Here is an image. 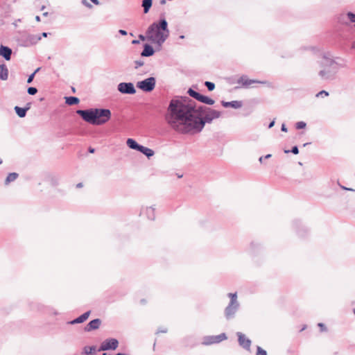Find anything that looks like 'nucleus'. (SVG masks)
I'll list each match as a JSON object with an SVG mask.
<instances>
[{"instance_id": "obj_1", "label": "nucleus", "mask_w": 355, "mask_h": 355, "mask_svg": "<svg viewBox=\"0 0 355 355\" xmlns=\"http://www.w3.org/2000/svg\"><path fill=\"white\" fill-rule=\"evenodd\" d=\"M166 112L165 120L176 132L186 134L200 127V112Z\"/></svg>"}, {"instance_id": "obj_2", "label": "nucleus", "mask_w": 355, "mask_h": 355, "mask_svg": "<svg viewBox=\"0 0 355 355\" xmlns=\"http://www.w3.org/2000/svg\"><path fill=\"white\" fill-rule=\"evenodd\" d=\"M168 36L169 30L165 19L159 22H153L147 29V40L157 46L158 50H160Z\"/></svg>"}, {"instance_id": "obj_3", "label": "nucleus", "mask_w": 355, "mask_h": 355, "mask_svg": "<svg viewBox=\"0 0 355 355\" xmlns=\"http://www.w3.org/2000/svg\"><path fill=\"white\" fill-rule=\"evenodd\" d=\"M321 69L318 75L322 80H330L335 78L336 74L341 69L345 67L344 60L324 56L320 61Z\"/></svg>"}, {"instance_id": "obj_4", "label": "nucleus", "mask_w": 355, "mask_h": 355, "mask_svg": "<svg viewBox=\"0 0 355 355\" xmlns=\"http://www.w3.org/2000/svg\"><path fill=\"white\" fill-rule=\"evenodd\" d=\"M167 111H200L195 102L187 96H176L170 102Z\"/></svg>"}, {"instance_id": "obj_5", "label": "nucleus", "mask_w": 355, "mask_h": 355, "mask_svg": "<svg viewBox=\"0 0 355 355\" xmlns=\"http://www.w3.org/2000/svg\"><path fill=\"white\" fill-rule=\"evenodd\" d=\"M86 122L100 125L108 121L111 117V112H77Z\"/></svg>"}, {"instance_id": "obj_6", "label": "nucleus", "mask_w": 355, "mask_h": 355, "mask_svg": "<svg viewBox=\"0 0 355 355\" xmlns=\"http://www.w3.org/2000/svg\"><path fill=\"white\" fill-rule=\"evenodd\" d=\"M156 80L154 77L148 78L137 83V87L146 92L153 91L155 87Z\"/></svg>"}, {"instance_id": "obj_7", "label": "nucleus", "mask_w": 355, "mask_h": 355, "mask_svg": "<svg viewBox=\"0 0 355 355\" xmlns=\"http://www.w3.org/2000/svg\"><path fill=\"white\" fill-rule=\"evenodd\" d=\"M227 336L225 333H222L217 336H207L203 338L202 344L209 345L215 343H219L220 342L226 340Z\"/></svg>"}, {"instance_id": "obj_8", "label": "nucleus", "mask_w": 355, "mask_h": 355, "mask_svg": "<svg viewBox=\"0 0 355 355\" xmlns=\"http://www.w3.org/2000/svg\"><path fill=\"white\" fill-rule=\"evenodd\" d=\"M119 345V342L115 338H108L104 340L99 349V351H107L110 349H116Z\"/></svg>"}, {"instance_id": "obj_9", "label": "nucleus", "mask_w": 355, "mask_h": 355, "mask_svg": "<svg viewBox=\"0 0 355 355\" xmlns=\"http://www.w3.org/2000/svg\"><path fill=\"white\" fill-rule=\"evenodd\" d=\"M118 90L121 94H134L136 89L132 83H121L118 85Z\"/></svg>"}, {"instance_id": "obj_10", "label": "nucleus", "mask_w": 355, "mask_h": 355, "mask_svg": "<svg viewBox=\"0 0 355 355\" xmlns=\"http://www.w3.org/2000/svg\"><path fill=\"white\" fill-rule=\"evenodd\" d=\"M239 303L230 302L225 309V316L227 320L234 317L236 312L239 308Z\"/></svg>"}, {"instance_id": "obj_11", "label": "nucleus", "mask_w": 355, "mask_h": 355, "mask_svg": "<svg viewBox=\"0 0 355 355\" xmlns=\"http://www.w3.org/2000/svg\"><path fill=\"white\" fill-rule=\"evenodd\" d=\"M220 112H201V130L206 123H210L213 119L220 116Z\"/></svg>"}, {"instance_id": "obj_12", "label": "nucleus", "mask_w": 355, "mask_h": 355, "mask_svg": "<svg viewBox=\"0 0 355 355\" xmlns=\"http://www.w3.org/2000/svg\"><path fill=\"white\" fill-rule=\"evenodd\" d=\"M238 341L239 345L243 348L249 350L251 345V340L245 337V336L241 332H237Z\"/></svg>"}, {"instance_id": "obj_13", "label": "nucleus", "mask_w": 355, "mask_h": 355, "mask_svg": "<svg viewBox=\"0 0 355 355\" xmlns=\"http://www.w3.org/2000/svg\"><path fill=\"white\" fill-rule=\"evenodd\" d=\"M42 39L39 35L28 34L24 37V42L26 46L36 44Z\"/></svg>"}, {"instance_id": "obj_14", "label": "nucleus", "mask_w": 355, "mask_h": 355, "mask_svg": "<svg viewBox=\"0 0 355 355\" xmlns=\"http://www.w3.org/2000/svg\"><path fill=\"white\" fill-rule=\"evenodd\" d=\"M101 320L98 318L91 320L85 327V331H91L99 328Z\"/></svg>"}, {"instance_id": "obj_15", "label": "nucleus", "mask_w": 355, "mask_h": 355, "mask_svg": "<svg viewBox=\"0 0 355 355\" xmlns=\"http://www.w3.org/2000/svg\"><path fill=\"white\" fill-rule=\"evenodd\" d=\"M221 103L225 108L231 107L233 109H240L243 105V103L241 101H233L231 102H226L223 101Z\"/></svg>"}, {"instance_id": "obj_16", "label": "nucleus", "mask_w": 355, "mask_h": 355, "mask_svg": "<svg viewBox=\"0 0 355 355\" xmlns=\"http://www.w3.org/2000/svg\"><path fill=\"white\" fill-rule=\"evenodd\" d=\"M12 50L8 46L1 45L0 47V55L3 57L5 60H10L11 58Z\"/></svg>"}, {"instance_id": "obj_17", "label": "nucleus", "mask_w": 355, "mask_h": 355, "mask_svg": "<svg viewBox=\"0 0 355 355\" xmlns=\"http://www.w3.org/2000/svg\"><path fill=\"white\" fill-rule=\"evenodd\" d=\"M90 313H91V311H88L84 313L83 314H82L81 315H80L79 317L76 318L73 320L69 322V323L71 324L82 323V322H85L89 318Z\"/></svg>"}, {"instance_id": "obj_18", "label": "nucleus", "mask_w": 355, "mask_h": 355, "mask_svg": "<svg viewBox=\"0 0 355 355\" xmlns=\"http://www.w3.org/2000/svg\"><path fill=\"white\" fill-rule=\"evenodd\" d=\"M155 51L153 48L150 45L146 44L144 46V50L141 52V55L143 57H149L153 55Z\"/></svg>"}, {"instance_id": "obj_19", "label": "nucleus", "mask_w": 355, "mask_h": 355, "mask_svg": "<svg viewBox=\"0 0 355 355\" xmlns=\"http://www.w3.org/2000/svg\"><path fill=\"white\" fill-rule=\"evenodd\" d=\"M8 78V69L5 64H0V79L6 80Z\"/></svg>"}, {"instance_id": "obj_20", "label": "nucleus", "mask_w": 355, "mask_h": 355, "mask_svg": "<svg viewBox=\"0 0 355 355\" xmlns=\"http://www.w3.org/2000/svg\"><path fill=\"white\" fill-rule=\"evenodd\" d=\"M126 144L130 148L136 150L137 151H139V149L141 146V145L139 144L135 139L130 138L127 139Z\"/></svg>"}, {"instance_id": "obj_21", "label": "nucleus", "mask_w": 355, "mask_h": 355, "mask_svg": "<svg viewBox=\"0 0 355 355\" xmlns=\"http://www.w3.org/2000/svg\"><path fill=\"white\" fill-rule=\"evenodd\" d=\"M139 152L143 153L148 158L152 157L154 155V151L152 149L148 148L145 147L141 145L139 149Z\"/></svg>"}, {"instance_id": "obj_22", "label": "nucleus", "mask_w": 355, "mask_h": 355, "mask_svg": "<svg viewBox=\"0 0 355 355\" xmlns=\"http://www.w3.org/2000/svg\"><path fill=\"white\" fill-rule=\"evenodd\" d=\"M145 214L149 220L155 219V208L153 207H146L145 209Z\"/></svg>"}, {"instance_id": "obj_23", "label": "nucleus", "mask_w": 355, "mask_h": 355, "mask_svg": "<svg viewBox=\"0 0 355 355\" xmlns=\"http://www.w3.org/2000/svg\"><path fill=\"white\" fill-rule=\"evenodd\" d=\"M257 81L254 80H249L245 76H242L238 81L239 83L243 86H249L252 83H257Z\"/></svg>"}, {"instance_id": "obj_24", "label": "nucleus", "mask_w": 355, "mask_h": 355, "mask_svg": "<svg viewBox=\"0 0 355 355\" xmlns=\"http://www.w3.org/2000/svg\"><path fill=\"white\" fill-rule=\"evenodd\" d=\"M18 173H10L7 176L6 180H5V184H8L10 182L15 181L18 178Z\"/></svg>"}, {"instance_id": "obj_25", "label": "nucleus", "mask_w": 355, "mask_h": 355, "mask_svg": "<svg viewBox=\"0 0 355 355\" xmlns=\"http://www.w3.org/2000/svg\"><path fill=\"white\" fill-rule=\"evenodd\" d=\"M153 0H143L142 1V7L144 8V13L148 12L150 8L152 6Z\"/></svg>"}, {"instance_id": "obj_26", "label": "nucleus", "mask_w": 355, "mask_h": 355, "mask_svg": "<svg viewBox=\"0 0 355 355\" xmlns=\"http://www.w3.org/2000/svg\"><path fill=\"white\" fill-rule=\"evenodd\" d=\"M65 99L66 103L69 105H76L79 103V98L76 96L65 97Z\"/></svg>"}, {"instance_id": "obj_27", "label": "nucleus", "mask_w": 355, "mask_h": 355, "mask_svg": "<svg viewBox=\"0 0 355 355\" xmlns=\"http://www.w3.org/2000/svg\"><path fill=\"white\" fill-rule=\"evenodd\" d=\"M96 351V347L95 346H85L83 349L84 354L87 355L92 354V353L95 352Z\"/></svg>"}, {"instance_id": "obj_28", "label": "nucleus", "mask_w": 355, "mask_h": 355, "mask_svg": "<svg viewBox=\"0 0 355 355\" xmlns=\"http://www.w3.org/2000/svg\"><path fill=\"white\" fill-rule=\"evenodd\" d=\"M187 93L191 96V97L196 98L197 101H200V93L197 92L192 89H189L187 92Z\"/></svg>"}, {"instance_id": "obj_29", "label": "nucleus", "mask_w": 355, "mask_h": 355, "mask_svg": "<svg viewBox=\"0 0 355 355\" xmlns=\"http://www.w3.org/2000/svg\"><path fill=\"white\" fill-rule=\"evenodd\" d=\"M201 103L207 104V105H212L214 103V101L211 98H209L208 96L201 95Z\"/></svg>"}, {"instance_id": "obj_30", "label": "nucleus", "mask_w": 355, "mask_h": 355, "mask_svg": "<svg viewBox=\"0 0 355 355\" xmlns=\"http://www.w3.org/2000/svg\"><path fill=\"white\" fill-rule=\"evenodd\" d=\"M228 297L230 298V302H234V303H239L237 300V293H228Z\"/></svg>"}, {"instance_id": "obj_31", "label": "nucleus", "mask_w": 355, "mask_h": 355, "mask_svg": "<svg viewBox=\"0 0 355 355\" xmlns=\"http://www.w3.org/2000/svg\"><path fill=\"white\" fill-rule=\"evenodd\" d=\"M346 16L349 21L355 25V14L352 12H348Z\"/></svg>"}, {"instance_id": "obj_32", "label": "nucleus", "mask_w": 355, "mask_h": 355, "mask_svg": "<svg viewBox=\"0 0 355 355\" xmlns=\"http://www.w3.org/2000/svg\"><path fill=\"white\" fill-rule=\"evenodd\" d=\"M306 124L304 121H298L295 123V128L297 130L303 129L306 127Z\"/></svg>"}, {"instance_id": "obj_33", "label": "nucleus", "mask_w": 355, "mask_h": 355, "mask_svg": "<svg viewBox=\"0 0 355 355\" xmlns=\"http://www.w3.org/2000/svg\"><path fill=\"white\" fill-rule=\"evenodd\" d=\"M256 355H268L266 350L262 349L261 347H257V353Z\"/></svg>"}, {"instance_id": "obj_34", "label": "nucleus", "mask_w": 355, "mask_h": 355, "mask_svg": "<svg viewBox=\"0 0 355 355\" xmlns=\"http://www.w3.org/2000/svg\"><path fill=\"white\" fill-rule=\"evenodd\" d=\"M291 152L292 153L295 154V155H297L299 153V149H298V147L297 146H295L292 148V149L291 150H284V153H288Z\"/></svg>"}, {"instance_id": "obj_35", "label": "nucleus", "mask_w": 355, "mask_h": 355, "mask_svg": "<svg viewBox=\"0 0 355 355\" xmlns=\"http://www.w3.org/2000/svg\"><path fill=\"white\" fill-rule=\"evenodd\" d=\"M205 85L207 86V89L209 91H212L215 88V85L214 83H211V82H209V81H206L205 83Z\"/></svg>"}, {"instance_id": "obj_36", "label": "nucleus", "mask_w": 355, "mask_h": 355, "mask_svg": "<svg viewBox=\"0 0 355 355\" xmlns=\"http://www.w3.org/2000/svg\"><path fill=\"white\" fill-rule=\"evenodd\" d=\"M40 68H37V69H36V70H35V71L32 74H31V75L28 76V80H27V83H31L33 81V78H34V76H35V73H36L37 72H38V71H40Z\"/></svg>"}, {"instance_id": "obj_37", "label": "nucleus", "mask_w": 355, "mask_h": 355, "mask_svg": "<svg viewBox=\"0 0 355 355\" xmlns=\"http://www.w3.org/2000/svg\"><path fill=\"white\" fill-rule=\"evenodd\" d=\"M328 96H329V93L325 90L320 91V92H318L316 94V97H322V98H324V97H326Z\"/></svg>"}, {"instance_id": "obj_38", "label": "nucleus", "mask_w": 355, "mask_h": 355, "mask_svg": "<svg viewBox=\"0 0 355 355\" xmlns=\"http://www.w3.org/2000/svg\"><path fill=\"white\" fill-rule=\"evenodd\" d=\"M27 92L30 95H35L37 92V89L35 87H31L28 88Z\"/></svg>"}, {"instance_id": "obj_39", "label": "nucleus", "mask_w": 355, "mask_h": 355, "mask_svg": "<svg viewBox=\"0 0 355 355\" xmlns=\"http://www.w3.org/2000/svg\"><path fill=\"white\" fill-rule=\"evenodd\" d=\"M77 111H82V110H78ZM85 111H101V112H103V111H110V110L108 109H103V108H95V109L91 108L89 110H85Z\"/></svg>"}, {"instance_id": "obj_40", "label": "nucleus", "mask_w": 355, "mask_h": 355, "mask_svg": "<svg viewBox=\"0 0 355 355\" xmlns=\"http://www.w3.org/2000/svg\"><path fill=\"white\" fill-rule=\"evenodd\" d=\"M318 326L319 327L320 331L324 332V331H327V329L326 326L324 325V324L320 322L318 324Z\"/></svg>"}, {"instance_id": "obj_41", "label": "nucleus", "mask_w": 355, "mask_h": 355, "mask_svg": "<svg viewBox=\"0 0 355 355\" xmlns=\"http://www.w3.org/2000/svg\"><path fill=\"white\" fill-rule=\"evenodd\" d=\"M135 68L137 69L141 66L144 65V62L143 61H141V60H137L135 61Z\"/></svg>"}, {"instance_id": "obj_42", "label": "nucleus", "mask_w": 355, "mask_h": 355, "mask_svg": "<svg viewBox=\"0 0 355 355\" xmlns=\"http://www.w3.org/2000/svg\"><path fill=\"white\" fill-rule=\"evenodd\" d=\"M14 109H15V111H28V110L29 108L28 107L22 108V107H20L19 106H15Z\"/></svg>"}, {"instance_id": "obj_43", "label": "nucleus", "mask_w": 355, "mask_h": 355, "mask_svg": "<svg viewBox=\"0 0 355 355\" xmlns=\"http://www.w3.org/2000/svg\"><path fill=\"white\" fill-rule=\"evenodd\" d=\"M139 40H141V41L146 40H147V31L146 32V35H139Z\"/></svg>"}, {"instance_id": "obj_44", "label": "nucleus", "mask_w": 355, "mask_h": 355, "mask_svg": "<svg viewBox=\"0 0 355 355\" xmlns=\"http://www.w3.org/2000/svg\"><path fill=\"white\" fill-rule=\"evenodd\" d=\"M17 114V115L20 117V118H24L26 116V112H16Z\"/></svg>"}, {"instance_id": "obj_45", "label": "nucleus", "mask_w": 355, "mask_h": 355, "mask_svg": "<svg viewBox=\"0 0 355 355\" xmlns=\"http://www.w3.org/2000/svg\"><path fill=\"white\" fill-rule=\"evenodd\" d=\"M281 130H282V131L285 132H286L288 131L287 128L286 127V125L284 123H283L282 125Z\"/></svg>"}, {"instance_id": "obj_46", "label": "nucleus", "mask_w": 355, "mask_h": 355, "mask_svg": "<svg viewBox=\"0 0 355 355\" xmlns=\"http://www.w3.org/2000/svg\"><path fill=\"white\" fill-rule=\"evenodd\" d=\"M119 33L122 35H127V32L125 31V30H119Z\"/></svg>"}, {"instance_id": "obj_47", "label": "nucleus", "mask_w": 355, "mask_h": 355, "mask_svg": "<svg viewBox=\"0 0 355 355\" xmlns=\"http://www.w3.org/2000/svg\"><path fill=\"white\" fill-rule=\"evenodd\" d=\"M82 3L87 7H92V6L87 1V0H83Z\"/></svg>"}, {"instance_id": "obj_48", "label": "nucleus", "mask_w": 355, "mask_h": 355, "mask_svg": "<svg viewBox=\"0 0 355 355\" xmlns=\"http://www.w3.org/2000/svg\"><path fill=\"white\" fill-rule=\"evenodd\" d=\"M275 121L273 119L268 125V128H271L275 125Z\"/></svg>"}, {"instance_id": "obj_49", "label": "nucleus", "mask_w": 355, "mask_h": 355, "mask_svg": "<svg viewBox=\"0 0 355 355\" xmlns=\"http://www.w3.org/2000/svg\"><path fill=\"white\" fill-rule=\"evenodd\" d=\"M166 332H167V329H159L157 331V333L158 334V333H166Z\"/></svg>"}, {"instance_id": "obj_50", "label": "nucleus", "mask_w": 355, "mask_h": 355, "mask_svg": "<svg viewBox=\"0 0 355 355\" xmlns=\"http://www.w3.org/2000/svg\"><path fill=\"white\" fill-rule=\"evenodd\" d=\"M90 1L96 5L99 4V1L98 0H90Z\"/></svg>"}, {"instance_id": "obj_51", "label": "nucleus", "mask_w": 355, "mask_h": 355, "mask_svg": "<svg viewBox=\"0 0 355 355\" xmlns=\"http://www.w3.org/2000/svg\"><path fill=\"white\" fill-rule=\"evenodd\" d=\"M76 187L77 188H81L83 187V183L80 182L78 184H76Z\"/></svg>"}, {"instance_id": "obj_52", "label": "nucleus", "mask_w": 355, "mask_h": 355, "mask_svg": "<svg viewBox=\"0 0 355 355\" xmlns=\"http://www.w3.org/2000/svg\"><path fill=\"white\" fill-rule=\"evenodd\" d=\"M270 157H271V155L270 154H268L265 157H263L264 159H268Z\"/></svg>"}, {"instance_id": "obj_53", "label": "nucleus", "mask_w": 355, "mask_h": 355, "mask_svg": "<svg viewBox=\"0 0 355 355\" xmlns=\"http://www.w3.org/2000/svg\"><path fill=\"white\" fill-rule=\"evenodd\" d=\"M49 33L44 32L42 35L44 37H46Z\"/></svg>"}, {"instance_id": "obj_54", "label": "nucleus", "mask_w": 355, "mask_h": 355, "mask_svg": "<svg viewBox=\"0 0 355 355\" xmlns=\"http://www.w3.org/2000/svg\"><path fill=\"white\" fill-rule=\"evenodd\" d=\"M139 40H133V41L132 42V43L133 44H139Z\"/></svg>"}, {"instance_id": "obj_55", "label": "nucleus", "mask_w": 355, "mask_h": 355, "mask_svg": "<svg viewBox=\"0 0 355 355\" xmlns=\"http://www.w3.org/2000/svg\"><path fill=\"white\" fill-rule=\"evenodd\" d=\"M263 157H259V161L260 162V163L263 162Z\"/></svg>"}, {"instance_id": "obj_56", "label": "nucleus", "mask_w": 355, "mask_h": 355, "mask_svg": "<svg viewBox=\"0 0 355 355\" xmlns=\"http://www.w3.org/2000/svg\"><path fill=\"white\" fill-rule=\"evenodd\" d=\"M306 328V326L304 325L303 327H302V329H300V331H304Z\"/></svg>"}, {"instance_id": "obj_57", "label": "nucleus", "mask_w": 355, "mask_h": 355, "mask_svg": "<svg viewBox=\"0 0 355 355\" xmlns=\"http://www.w3.org/2000/svg\"><path fill=\"white\" fill-rule=\"evenodd\" d=\"M89 151L92 153H93L94 152V148H89Z\"/></svg>"}, {"instance_id": "obj_58", "label": "nucleus", "mask_w": 355, "mask_h": 355, "mask_svg": "<svg viewBox=\"0 0 355 355\" xmlns=\"http://www.w3.org/2000/svg\"><path fill=\"white\" fill-rule=\"evenodd\" d=\"M35 19H36V21H40V17L39 16H36Z\"/></svg>"}, {"instance_id": "obj_59", "label": "nucleus", "mask_w": 355, "mask_h": 355, "mask_svg": "<svg viewBox=\"0 0 355 355\" xmlns=\"http://www.w3.org/2000/svg\"><path fill=\"white\" fill-rule=\"evenodd\" d=\"M116 355H128V354H123V353H118Z\"/></svg>"}, {"instance_id": "obj_60", "label": "nucleus", "mask_w": 355, "mask_h": 355, "mask_svg": "<svg viewBox=\"0 0 355 355\" xmlns=\"http://www.w3.org/2000/svg\"><path fill=\"white\" fill-rule=\"evenodd\" d=\"M352 48L355 49V42L352 44Z\"/></svg>"}, {"instance_id": "obj_61", "label": "nucleus", "mask_w": 355, "mask_h": 355, "mask_svg": "<svg viewBox=\"0 0 355 355\" xmlns=\"http://www.w3.org/2000/svg\"><path fill=\"white\" fill-rule=\"evenodd\" d=\"M43 15H44V16H47V15H48V12H44V13L43 14Z\"/></svg>"}, {"instance_id": "obj_62", "label": "nucleus", "mask_w": 355, "mask_h": 355, "mask_svg": "<svg viewBox=\"0 0 355 355\" xmlns=\"http://www.w3.org/2000/svg\"><path fill=\"white\" fill-rule=\"evenodd\" d=\"M180 37L181 39H183L184 37V35H181Z\"/></svg>"}, {"instance_id": "obj_63", "label": "nucleus", "mask_w": 355, "mask_h": 355, "mask_svg": "<svg viewBox=\"0 0 355 355\" xmlns=\"http://www.w3.org/2000/svg\"><path fill=\"white\" fill-rule=\"evenodd\" d=\"M308 144H309V143H306V144H304V146H306Z\"/></svg>"}, {"instance_id": "obj_64", "label": "nucleus", "mask_w": 355, "mask_h": 355, "mask_svg": "<svg viewBox=\"0 0 355 355\" xmlns=\"http://www.w3.org/2000/svg\"><path fill=\"white\" fill-rule=\"evenodd\" d=\"M353 312H354V313L355 315V308L354 309Z\"/></svg>"}]
</instances>
